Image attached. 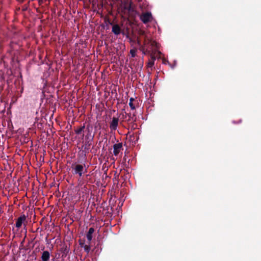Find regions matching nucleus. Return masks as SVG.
<instances>
[{
    "instance_id": "obj_1",
    "label": "nucleus",
    "mask_w": 261,
    "mask_h": 261,
    "mask_svg": "<svg viewBox=\"0 0 261 261\" xmlns=\"http://www.w3.org/2000/svg\"><path fill=\"white\" fill-rule=\"evenodd\" d=\"M141 20L145 24L151 21L152 19V15L150 12H146L143 13L140 16Z\"/></svg>"
},
{
    "instance_id": "obj_2",
    "label": "nucleus",
    "mask_w": 261,
    "mask_h": 261,
    "mask_svg": "<svg viewBox=\"0 0 261 261\" xmlns=\"http://www.w3.org/2000/svg\"><path fill=\"white\" fill-rule=\"evenodd\" d=\"M119 118L118 117H113L112 120L110 124V128L111 130H115L118 125Z\"/></svg>"
},
{
    "instance_id": "obj_3",
    "label": "nucleus",
    "mask_w": 261,
    "mask_h": 261,
    "mask_svg": "<svg viewBox=\"0 0 261 261\" xmlns=\"http://www.w3.org/2000/svg\"><path fill=\"white\" fill-rule=\"evenodd\" d=\"M122 143H118L117 144H115L113 145V153L114 154L115 156H117L119 153L120 152V150L122 149Z\"/></svg>"
},
{
    "instance_id": "obj_4",
    "label": "nucleus",
    "mask_w": 261,
    "mask_h": 261,
    "mask_svg": "<svg viewBox=\"0 0 261 261\" xmlns=\"http://www.w3.org/2000/svg\"><path fill=\"white\" fill-rule=\"evenodd\" d=\"M140 35L144 36V43L142 46H144L145 47L148 45H150L151 39L149 38V37L145 34L144 31H141Z\"/></svg>"
},
{
    "instance_id": "obj_5",
    "label": "nucleus",
    "mask_w": 261,
    "mask_h": 261,
    "mask_svg": "<svg viewBox=\"0 0 261 261\" xmlns=\"http://www.w3.org/2000/svg\"><path fill=\"white\" fill-rule=\"evenodd\" d=\"M26 220V217L25 215H22L19 217L16 221V227L17 228H20L21 226L22 223H23Z\"/></svg>"
},
{
    "instance_id": "obj_6",
    "label": "nucleus",
    "mask_w": 261,
    "mask_h": 261,
    "mask_svg": "<svg viewBox=\"0 0 261 261\" xmlns=\"http://www.w3.org/2000/svg\"><path fill=\"white\" fill-rule=\"evenodd\" d=\"M95 231V229L93 227H90L86 233V237L89 242L92 240L93 234Z\"/></svg>"
},
{
    "instance_id": "obj_7",
    "label": "nucleus",
    "mask_w": 261,
    "mask_h": 261,
    "mask_svg": "<svg viewBox=\"0 0 261 261\" xmlns=\"http://www.w3.org/2000/svg\"><path fill=\"white\" fill-rule=\"evenodd\" d=\"M112 32L116 35H118L121 33V29L117 24H114L112 29Z\"/></svg>"
},
{
    "instance_id": "obj_8",
    "label": "nucleus",
    "mask_w": 261,
    "mask_h": 261,
    "mask_svg": "<svg viewBox=\"0 0 261 261\" xmlns=\"http://www.w3.org/2000/svg\"><path fill=\"white\" fill-rule=\"evenodd\" d=\"M124 113L125 115L123 114L122 116L123 119H126L127 117H128V118L127 120L128 122L130 121H135L136 120V118H134V117H135L136 116L135 114L132 115L130 113H127L126 112H125Z\"/></svg>"
},
{
    "instance_id": "obj_9",
    "label": "nucleus",
    "mask_w": 261,
    "mask_h": 261,
    "mask_svg": "<svg viewBox=\"0 0 261 261\" xmlns=\"http://www.w3.org/2000/svg\"><path fill=\"white\" fill-rule=\"evenodd\" d=\"M50 254L47 251H45L43 252L41 259L43 261H47L49 258Z\"/></svg>"
},
{
    "instance_id": "obj_10",
    "label": "nucleus",
    "mask_w": 261,
    "mask_h": 261,
    "mask_svg": "<svg viewBox=\"0 0 261 261\" xmlns=\"http://www.w3.org/2000/svg\"><path fill=\"white\" fill-rule=\"evenodd\" d=\"M139 139V137L137 136V135H136L133 134L132 135H130L129 136V140L133 142L134 143V144H136V142Z\"/></svg>"
},
{
    "instance_id": "obj_11",
    "label": "nucleus",
    "mask_w": 261,
    "mask_h": 261,
    "mask_svg": "<svg viewBox=\"0 0 261 261\" xmlns=\"http://www.w3.org/2000/svg\"><path fill=\"white\" fill-rule=\"evenodd\" d=\"M74 172L76 173H78L80 176L82 175V166L77 165L74 168Z\"/></svg>"
},
{
    "instance_id": "obj_12",
    "label": "nucleus",
    "mask_w": 261,
    "mask_h": 261,
    "mask_svg": "<svg viewBox=\"0 0 261 261\" xmlns=\"http://www.w3.org/2000/svg\"><path fill=\"white\" fill-rule=\"evenodd\" d=\"M134 98L133 97H131L129 99V106L132 110H135L136 109V107L135 105L133 103V101L134 100Z\"/></svg>"
},
{
    "instance_id": "obj_13",
    "label": "nucleus",
    "mask_w": 261,
    "mask_h": 261,
    "mask_svg": "<svg viewBox=\"0 0 261 261\" xmlns=\"http://www.w3.org/2000/svg\"><path fill=\"white\" fill-rule=\"evenodd\" d=\"M140 50L142 51L143 54L145 55L147 53H149V51L148 50L147 48H146V46H141L140 47Z\"/></svg>"
},
{
    "instance_id": "obj_14",
    "label": "nucleus",
    "mask_w": 261,
    "mask_h": 261,
    "mask_svg": "<svg viewBox=\"0 0 261 261\" xmlns=\"http://www.w3.org/2000/svg\"><path fill=\"white\" fill-rule=\"evenodd\" d=\"M150 45L152 47L158 48V43L155 41H154V40H152L151 41Z\"/></svg>"
},
{
    "instance_id": "obj_15",
    "label": "nucleus",
    "mask_w": 261,
    "mask_h": 261,
    "mask_svg": "<svg viewBox=\"0 0 261 261\" xmlns=\"http://www.w3.org/2000/svg\"><path fill=\"white\" fill-rule=\"evenodd\" d=\"M84 250H85V251H86L87 253H88L90 250V246L86 245L84 246Z\"/></svg>"
},
{
    "instance_id": "obj_16",
    "label": "nucleus",
    "mask_w": 261,
    "mask_h": 261,
    "mask_svg": "<svg viewBox=\"0 0 261 261\" xmlns=\"http://www.w3.org/2000/svg\"><path fill=\"white\" fill-rule=\"evenodd\" d=\"M154 62L153 61H149L148 63V67L151 68L154 65Z\"/></svg>"
},
{
    "instance_id": "obj_17",
    "label": "nucleus",
    "mask_w": 261,
    "mask_h": 261,
    "mask_svg": "<svg viewBox=\"0 0 261 261\" xmlns=\"http://www.w3.org/2000/svg\"><path fill=\"white\" fill-rule=\"evenodd\" d=\"M130 53L131 54L132 56L133 57H135V56H136V51H135V50H134L133 49H131L130 51Z\"/></svg>"
},
{
    "instance_id": "obj_18",
    "label": "nucleus",
    "mask_w": 261,
    "mask_h": 261,
    "mask_svg": "<svg viewBox=\"0 0 261 261\" xmlns=\"http://www.w3.org/2000/svg\"><path fill=\"white\" fill-rule=\"evenodd\" d=\"M151 60L150 61H153L154 62L156 59V58L154 55L152 54L151 55Z\"/></svg>"
},
{
    "instance_id": "obj_19",
    "label": "nucleus",
    "mask_w": 261,
    "mask_h": 261,
    "mask_svg": "<svg viewBox=\"0 0 261 261\" xmlns=\"http://www.w3.org/2000/svg\"><path fill=\"white\" fill-rule=\"evenodd\" d=\"M138 44L140 45H141V43H140V41L138 40Z\"/></svg>"
},
{
    "instance_id": "obj_20",
    "label": "nucleus",
    "mask_w": 261,
    "mask_h": 261,
    "mask_svg": "<svg viewBox=\"0 0 261 261\" xmlns=\"http://www.w3.org/2000/svg\"><path fill=\"white\" fill-rule=\"evenodd\" d=\"M82 179H83V180H85V176H84V175H83Z\"/></svg>"
},
{
    "instance_id": "obj_21",
    "label": "nucleus",
    "mask_w": 261,
    "mask_h": 261,
    "mask_svg": "<svg viewBox=\"0 0 261 261\" xmlns=\"http://www.w3.org/2000/svg\"><path fill=\"white\" fill-rule=\"evenodd\" d=\"M81 128H80V129L78 130V131H77V133H79L81 131Z\"/></svg>"
},
{
    "instance_id": "obj_22",
    "label": "nucleus",
    "mask_w": 261,
    "mask_h": 261,
    "mask_svg": "<svg viewBox=\"0 0 261 261\" xmlns=\"http://www.w3.org/2000/svg\"><path fill=\"white\" fill-rule=\"evenodd\" d=\"M82 128H83V129L85 128V126L83 125Z\"/></svg>"
},
{
    "instance_id": "obj_23",
    "label": "nucleus",
    "mask_w": 261,
    "mask_h": 261,
    "mask_svg": "<svg viewBox=\"0 0 261 261\" xmlns=\"http://www.w3.org/2000/svg\"><path fill=\"white\" fill-rule=\"evenodd\" d=\"M158 53H159V54H161V53L160 51H158Z\"/></svg>"
},
{
    "instance_id": "obj_24",
    "label": "nucleus",
    "mask_w": 261,
    "mask_h": 261,
    "mask_svg": "<svg viewBox=\"0 0 261 261\" xmlns=\"http://www.w3.org/2000/svg\"><path fill=\"white\" fill-rule=\"evenodd\" d=\"M82 244H83V246L84 245V242L83 241V243H82Z\"/></svg>"
},
{
    "instance_id": "obj_25",
    "label": "nucleus",
    "mask_w": 261,
    "mask_h": 261,
    "mask_svg": "<svg viewBox=\"0 0 261 261\" xmlns=\"http://www.w3.org/2000/svg\"><path fill=\"white\" fill-rule=\"evenodd\" d=\"M86 177L87 178V177H88V175H86Z\"/></svg>"
},
{
    "instance_id": "obj_26",
    "label": "nucleus",
    "mask_w": 261,
    "mask_h": 261,
    "mask_svg": "<svg viewBox=\"0 0 261 261\" xmlns=\"http://www.w3.org/2000/svg\"><path fill=\"white\" fill-rule=\"evenodd\" d=\"M80 241H81V240L80 239L79 242H80V244H81V243H80Z\"/></svg>"
},
{
    "instance_id": "obj_27",
    "label": "nucleus",
    "mask_w": 261,
    "mask_h": 261,
    "mask_svg": "<svg viewBox=\"0 0 261 261\" xmlns=\"http://www.w3.org/2000/svg\"><path fill=\"white\" fill-rule=\"evenodd\" d=\"M26 261H29V260H26Z\"/></svg>"
}]
</instances>
